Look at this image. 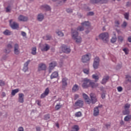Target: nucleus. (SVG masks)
Here are the masks:
<instances>
[{
	"label": "nucleus",
	"instance_id": "nucleus-21",
	"mask_svg": "<svg viewBox=\"0 0 131 131\" xmlns=\"http://www.w3.org/2000/svg\"><path fill=\"white\" fill-rule=\"evenodd\" d=\"M108 80H109V76L105 75V76H103V77L101 80L102 84H106V83L108 82Z\"/></svg>",
	"mask_w": 131,
	"mask_h": 131
},
{
	"label": "nucleus",
	"instance_id": "nucleus-49",
	"mask_svg": "<svg viewBox=\"0 0 131 131\" xmlns=\"http://www.w3.org/2000/svg\"><path fill=\"white\" fill-rule=\"evenodd\" d=\"M11 6H8L6 8V12L7 13H10V12H11Z\"/></svg>",
	"mask_w": 131,
	"mask_h": 131
},
{
	"label": "nucleus",
	"instance_id": "nucleus-50",
	"mask_svg": "<svg viewBox=\"0 0 131 131\" xmlns=\"http://www.w3.org/2000/svg\"><path fill=\"white\" fill-rule=\"evenodd\" d=\"M61 107H62V106L60 104H57L55 106V110H59V109H60L61 108Z\"/></svg>",
	"mask_w": 131,
	"mask_h": 131
},
{
	"label": "nucleus",
	"instance_id": "nucleus-58",
	"mask_svg": "<svg viewBox=\"0 0 131 131\" xmlns=\"http://www.w3.org/2000/svg\"><path fill=\"white\" fill-rule=\"evenodd\" d=\"M121 67H122V66H121V64H118L116 67V69L118 70V69H120V68H121Z\"/></svg>",
	"mask_w": 131,
	"mask_h": 131
},
{
	"label": "nucleus",
	"instance_id": "nucleus-39",
	"mask_svg": "<svg viewBox=\"0 0 131 131\" xmlns=\"http://www.w3.org/2000/svg\"><path fill=\"white\" fill-rule=\"evenodd\" d=\"M116 40H117L116 36L113 37L111 39V42H112V43H114V42H116Z\"/></svg>",
	"mask_w": 131,
	"mask_h": 131
},
{
	"label": "nucleus",
	"instance_id": "nucleus-32",
	"mask_svg": "<svg viewBox=\"0 0 131 131\" xmlns=\"http://www.w3.org/2000/svg\"><path fill=\"white\" fill-rule=\"evenodd\" d=\"M19 89L13 90L11 92L12 96H15L16 94H17V93H19Z\"/></svg>",
	"mask_w": 131,
	"mask_h": 131
},
{
	"label": "nucleus",
	"instance_id": "nucleus-30",
	"mask_svg": "<svg viewBox=\"0 0 131 131\" xmlns=\"http://www.w3.org/2000/svg\"><path fill=\"white\" fill-rule=\"evenodd\" d=\"M72 30H76V31H83V30H84V27L82 26H80L78 27L76 29Z\"/></svg>",
	"mask_w": 131,
	"mask_h": 131
},
{
	"label": "nucleus",
	"instance_id": "nucleus-17",
	"mask_svg": "<svg viewBox=\"0 0 131 131\" xmlns=\"http://www.w3.org/2000/svg\"><path fill=\"white\" fill-rule=\"evenodd\" d=\"M30 62V60H29L25 63L23 69V71H24V72H27V71H28V65H29Z\"/></svg>",
	"mask_w": 131,
	"mask_h": 131
},
{
	"label": "nucleus",
	"instance_id": "nucleus-60",
	"mask_svg": "<svg viewBox=\"0 0 131 131\" xmlns=\"http://www.w3.org/2000/svg\"><path fill=\"white\" fill-rule=\"evenodd\" d=\"M106 96L105 95V93H102L101 94V98L102 99H105Z\"/></svg>",
	"mask_w": 131,
	"mask_h": 131
},
{
	"label": "nucleus",
	"instance_id": "nucleus-27",
	"mask_svg": "<svg viewBox=\"0 0 131 131\" xmlns=\"http://www.w3.org/2000/svg\"><path fill=\"white\" fill-rule=\"evenodd\" d=\"M81 25L84 27V26H85L86 27H89V26H91V23H90V21H84L81 24Z\"/></svg>",
	"mask_w": 131,
	"mask_h": 131
},
{
	"label": "nucleus",
	"instance_id": "nucleus-36",
	"mask_svg": "<svg viewBox=\"0 0 131 131\" xmlns=\"http://www.w3.org/2000/svg\"><path fill=\"white\" fill-rule=\"evenodd\" d=\"M32 55H36V47H33L32 48L31 51Z\"/></svg>",
	"mask_w": 131,
	"mask_h": 131
},
{
	"label": "nucleus",
	"instance_id": "nucleus-38",
	"mask_svg": "<svg viewBox=\"0 0 131 131\" xmlns=\"http://www.w3.org/2000/svg\"><path fill=\"white\" fill-rule=\"evenodd\" d=\"M124 17L126 20H128L129 18V12H126L124 14Z\"/></svg>",
	"mask_w": 131,
	"mask_h": 131
},
{
	"label": "nucleus",
	"instance_id": "nucleus-1",
	"mask_svg": "<svg viewBox=\"0 0 131 131\" xmlns=\"http://www.w3.org/2000/svg\"><path fill=\"white\" fill-rule=\"evenodd\" d=\"M72 38L76 43H81V41H82V39L81 37L78 36V32L76 31V30H72Z\"/></svg>",
	"mask_w": 131,
	"mask_h": 131
},
{
	"label": "nucleus",
	"instance_id": "nucleus-37",
	"mask_svg": "<svg viewBox=\"0 0 131 131\" xmlns=\"http://www.w3.org/2000/svg\"><path fill=\"white\" fill-rule=\"evenodd\" d=\"M92 78L95 79V81H98L99 80V76L96 74H94L92 75Z\"/></svg>",
	"mask_w": 131,
	"mask_h": 131
},
{
	"label": "nucleus",
	"instance_id": "nucleus-29",
	"mask_svg": "<svg viewBox=\"0 0 131 131\" xmlns=\"http://www.w3.org/2000/svg\"><path fill=\"white\" fill-rule=\"evenodd\" d=\"M56 34L61 37L64 36V33L62 31L57 30L56 32Z\"/></svg>",
	"mask_w": 131,
	"mask_h": 131
},
{
	"label": "nucleus",
	"instance_id": "nucleus-35",
	"mask_svg": "<svg viewBox=\"0 0 131 131\" xmlns=\"http://www.w3.org/2000/svg\"><path fill=\"white\" fill-rule=\"evenodd\" d=\"M126 26H127V23L125 21H124L121 25V27L123 29H125V28H126Z\"/></svg>",
	"mask_w": 131,
	"mask_h": 131
},
{
	"label": "nucleus",
	"instance_id": "nucleus-52",
	"mask_svg": "<svg viewBox=\"0 0 131 131\" xmlns=\"http://www.w3.org/2000/svg\"><path fill=\"white\" fill-rule=\"evenodd\" d=\"M117 89L118 92H122V90H123L122 89V87H121L120 86L117 87Z\"/></svg>",
	"mask_w": 131,
	"mask_h": 131
},
{
	"label": "nucleus",
	"instance_id": "nucleus-15",
	"mask_svg": "<svg viewBox=\"0 0 131 131\" xmlns=\"http://www.w3.org/2000/svg\"><path fill=\"white\" fill-rule=\"evenodd\" d=\"M90 98H91V102H92V104H95L97 101V96L94 93L90 94Z\"/></svg>",
	"mask_w": 131,
	"mask_h": 131
},
{
	"label": "nucleus",
	"instance_id": "nucleus-9",
	"mask_svg": "<svg viewBox=\"0 0 131 131\" xmlns=\"http://www.w3.org/2000/svg\"><path fill=\"white\" fill-rule=\"evenodd\" d=\"M57 66V62L56 61H53L51 62L49 64V72L51 73L53 70Z\"/></svg>",
	"mask_w": 131,
	"mask_h": 131
},
{
	"label": "nucleus",
	"instance_id": "nucleus-14",
	"mask_svg": "<svg viewBox=\"0 0 131 131\" xmlns=\"http://www.w3.org/2000/svg\"><path fill=\"white\" fill-rule=\"evenodd\" d=\"M92 4H107L108 0H91Z\"/></svg>",
	"mask_w": 131,
	"mask_h": 131
},
{
	"label": "nucleus",
	"instance_id": "nucleus-24",
	"mask_svg": "<svg viewBox=\"0 0 131 131\" xmlns=\"http://www.w3.org/2000/svg\"><path fill=\"white\" fill-rule=\"evenodd\" d=\"M59 76V73L57 71H55L52 73L50 76L51 79H54V78H57Z\"/></svg>",
	"mask_w": 131,
	"mask_h": 131
},
{
	"label": "nucleus",
	"instance_id": "nucleus-23",
	"mask_svg": "<svg viewBox=\"0 0 131 131\" xmlns=\"http://www.w3.org/2000/svg\"><path fill=\"white\" fill-rule=\"evenodd\" d=\"M82 96H83V99H84L86 103H88V104H91V99H90L88 95L84 93V94H83Z\"/></svg>",
	"mask_w": 131,
	"mask_h": 131
},
{
	"label": "nucleus",
	"instance_id": "nucleus-54",
	"mask_svg": "<svg viewBox=\"0 0 131 131\" xmlns=\"http://www.w3.org/2000/svg\"><path fill=\"white\" fill-rule=\"evenodd\" d=\"M45 120H49V119H50V115H45Z\"/></svg>",
	"mask_w": 131,
	"mask_h": 131
},
{
	"label": "nucleus",
	"instance_id": "nucleus-16",
	"mask_svg": "<svg viewBox=\"0 0 131 131\" xmlns=\"http://www.w3.org/2000/svg\"><path fill=\"white\" fill-rule=\"evenodd\" d=\"M99 108H102V105H98L97 107H96L94 108L93 115L94 116H98L100 111H99Z\"/></svg>",
	"mask_w": 131,
	"mask_h": 131
},
{
	"label": "nucleus",
	"instance_id": "nucleus-43",
	"mask_svg": "<svg viewBox=\"0 0 131 131\" xmlns=\"http://www.w3.org/2000/svg\"><path fill=\"white\" fill-rule=\"evenodd\" d=\"M94 63H100V58H99V57H96L95 58Z\"/></svg>",
	"mask_w": 131,
	"mask_h": 131
},
{
	"label": "nucleus",
	"instance_id": "nucleus-56",
	"mask_svg": "<svg viewBox=\"0 0 131 131\" xmlns=\"http://www.w3.org/2000/svg\"><path fill=\"white\" fill-rule=\"evenodd\" d=\"M79 98V95L78 94H75L74 95V100H77Z\"/></svg>",
	"mask_w": 131,
	"mask_h": 131
},
{
	"label": "nucleus",
	"instance_id": "nucleus-33",
	"mask_svg": "<svg viewBox=\"0 0 131 131\" xmlns=\"http://www.w3.org/2000/svg\"><path fill=\"white\" fill-rule=\"evenodd\" d=\"M43 38L45 40H50V39H52V36H51V35H47L46 36H44Z\"/></svg>",
	"mask_w": 131,
	"mask_h": 131
},
{
	"label": "nucleus",
	"instance_id": "nucleus-63",
	"mask_svg": "<svg viewBox=\"0 0 131 131\" xmlns=\"http://www.w3.org/2000/svg\"><path fill=\"white\" fill-rule=\"evenodd\" d=\"M127 40L129 42H131V36H129L127 38Z\"/></svg>",
	"mask_w": 131,
	"mask_h": 131
},
{
	"label": "nucleus",
	"instance_id": "nucleus-6",
	"mask_svg": "<svg viewBox=\"0 0 131 131\" xmlns=\"http://www.w3.org/2000/svg\"><path fill=\"white\" fill-rule=\"evenodd\" d=\"M129 108H130V104L129 103H126L124 106V110L123 111V114L124 115H127L129 114Z\"/></svg>",
	"mask_w": 131,
	"mask_h": 131
},
{
	"label": "nucleus",
	"instance_id": "nucleus-26",
	"mask_svg": "<svg viewBox=\"0 0 131 131\" xmlns=\"http://www.w3.org/2000/svg\"><path fill=\"white\" fill-rule=\"evenodd\" d=\"M99 86V84L93 82L90 80V87L92 88V89H95Z\"/></svg>",
	"mask_w": 131,
	"mask_h": 131
},
{
	"label": "nucleus",
	"instance_id": "nucleus-31",
	"mask_svg": "<svg viewBox=\"0 0 131 131\" xmlns=\"http://www.w3.org/2000/svg\"><path fill=\"white\" fill-rule=\"evenodd\" d=\"M3 34H4V35L7 36L11 35V34H12V32L9 30H6L3 32Z\"/></svg>",
	"mask_w": 131,
	"mask_h": 131
},
{
	"label": "nucleus",
	"instance_id": "nucleus-57",
	"mask_svg": "<svg viewBox=\"0 0 131 131\" xmlns=\"http://www.w3.org/2000/svg\"><path fill=\"white\" fill-rule=\"evenodd\" d=\"M36 103H37V104L38 106H41V104H40V100H36Z\"/></svg>",
	"mask_w": 131,
	"mask_h": 131
},
{
	"label": "nucleus",
	"instance_id": "nucleus-10",
	"mask_svg": "<svg viewBox=\"0 0 131 131\" xmlns=\"http://www.w3.org/2000/svg\"><path fill=\"white\" fill-rule=\"evenodd\" d=\"M83 101L82 100H78L75 103V105L76 106V107H78V108H82L83 106Z\"/></svg>",
	"mask_w": 131,
	"mask_h": 131
},
{
	"label": "nucleus",
	"instance_id": "nucleus-40",
	"mask_svg": "<svg viewBox=\"0 0 131 131\" xmlns=\"http://www.w3.org/2000/svg\"><path fill=\"white\" fill-rule=\"evenodd\" d=\"M124 38V37L123 36H119L118 37V40L120 42H122L123 41Z\"/></svg>",
	"mask_w": 131,
	"mask_h": 131
},
{
	"label": "nucleus",
	"instance_id": "nucleus-61",
	"mask_svg": "<svg viewBox=\"0 0 131 131\" xmlns=\"http://www.w3.org/2000/svg\"><path fill=\"white\" fill-rule=\"evenodd\" d=\"M88 16H93L94 15V12H90L88 14Z\"/></svg>",
	"mask_w": 131,
	"mask_h": 131
},
{
	"label": "nucleus",
	"instance_id": "nucleus-4",
	"mask_svg": "<svg viewBox=\"0 0 131 131\" xmlns=\"http://www.w3.org/2000/svg\"><path fill=\"white\" fill-rule=\"evenodd\" d=\"M13 53L14 55H20V46H19V44L16 43L13 46Z\"/></svg>",
	"mask_w": 131,
	"mask_h": 131
},
{
	"label": "nucleus",
	"instance_id": "nucleus-47",
	"mask_svg": "<svg viewBox=\"0 0 131 131\" xmlns=\"http://www.w3.org/2000/svg\"><path fill=\"white\" fill-rule=\"evenodd\" d=\"M67 2V0H61L60 1H59L57 3L59 4V5H63V4H65Z\"/></svg>",
	"mask_w": 131,
	"mask_h": 131
},
{
	"label": "nucleus",
	"instance_id": "nucleus-19",
	"mask_svg": "<svg viewBox=\"0 0 131 131\" xmlns=\"http://www.w3.org/2000/svg\"><path fill=\"white\" fill-rule=\"evenodd\" d=\"M18 102L19 103H24V94L23 93L18 94Z\"/></svg>",
	"mask_w": 131,
	"mask_h": 131
},
{
	"label": "nucleus",
	"instance_id": "nucleus-20",
	"mask_svg": "<svg viewBox=\"0 0 131 131\" xmlns=\"http://www.w3.org/2000/svg\"><path fill=\"white\" fill-rule=\"evenodd\" d=\"M41 10H45V11H51V9L50 6L48 5H43L40 6Z\"/></svg>",
	"mask_w": 131,
	"mask_h": 131
},
{
	"label": "nucleus",
	"instance_id": "nucleus-53",
	"mask_svg": "<svg viewBox=\"0 0 131 131\" xmlns=\"http://www.w3.org/2000/svg\"><path fill=\"white\" fill-rule=\"evenodd\" d=\"M67 13H72L73 10L71 8H68L67 9Z\"/></svg>",
	"mask_w": 131,
	"mask_h": 131
},
{
	"label": "nucleus",
	"instance_id": "nucleus-3",
	"mask_svg": "<svg viewBox=\"0 0 131 131\" xmlns=\"http://www.w3.org/2000/svg\"><path fill=\"white\" fill-rule=\"evenodd\" d=\"M82 88L83 89H88L90 88V83L91 82V79L87 78H85L82 79Z\"/></svg>",
	"mask_w": 131,
	"mask_h": 131
},
{
	"label": "nucleus",
	"instance_id": "nucleus-48",
	"mask_svg": "<svg viewBox=\"0 0 131 131\" xmlns=\"http://www.w3.org/2000/svg\"><path fill=\"white\" fill-rule=\"evenodd\" d=\"M126 78L127 81H128L129 82L131 83V76H130L126 75Z\"/></svg>",
	"mask_w": 131,
	"mask_h": 131
},
{
	"label": "nucleus",
	"instance_id": "nucleus-55",
	"mask_svg": "<svg viewBox=\"0 0 131 131\" xmlns=\"http://www.w3.org/2000/svg\"><path fill=\"white\" fill-rule=\"evenodd\" d=\"M17 130L18 131H24V128H23V127H22V126H20L18 127Z\"/></svg>",
	"mask_w": 131,
	"mask_h": 131
},
{
	"label": "nucleus",
	"instance_id": "nucleus-62",
	"mask_svg": "<svg viewBox=\"0 0 131 131\" xmlns=\"http://www.w3.org/2000/svg\"><path fill=\"white\" fill-rule=\"evenodd\" d=\"M21 35L23 36H26V33L25 32H21Z\"/></svg>",
	"mask_w": 131,
	"mask_h": 131
},
{
	"label": "nucleus",
	"instance_id": "nucleus-34",
	"mask_svg": "<svg viewBox=\"0 0 131 131\" xmlns=\"http://www.w3.org/2000/svg\"><path fill=\"white\" fill-rule=\"evenodd\" d=\"M115 27H120V21L118 20L115 21Z\"/></svg>",
	"mask_w": 131,
	"mask_h": 131
},
{
	"label": "nucleus",
	"instance_id": "nucleus-64",
	"mask_svg": "<svg viewBox=\"0 0 131 131\" xmlns=\"http://www.w3.org/2000/svg\"><path fill=\"white\" fill-rule=\"evenodd\" d=\"M36 131H41L40 127H36Z\"/></svg>",
	"mask_w": 131,
	"mask_h": 131
},
{
	"label": "nucleus",
	"instance_id": "nucleus-11",
	"mask_svg": "<svg viewBox=\"0 0 131 131\" xmlns=\"http://www.w3.org/2000/svg\"><path fill=\"white\" fill-rule=\"evenodd\" d=\"M17 19L20 22H26L28 21V17L22 15H19Z\"/></svg>",
	"mask_w": 131,
	"mask_h": 131
},
{
	"label": "nucleus",
	"instance_id": "nucleus-2",
	"mask_svg": "<svg viewBox=\"0 0 131 131\" xmlns=\"http://www.w3.org/2000/svg\"><path fill=\"white\" fill-rule=\"evenodd\" d=\"M100 39H102L104 42H108L109 41V34L107 32H103L99 35Z\"/></svg>",
	"mask_w": 131,
	"mask_h": 131
},
{
	"label": "nucleus",
	"instance_id": "nucleus-28",
	"mask_svg": "<svg viewBox=\"0 0 131 131\" xmlns=\"http://www.w3.org/2000/svg\"><path fill=\"white\" fill-rule=\"evenodd\" d=\"M68 80V79H67V78H62V83L63 86H67Z\"/></svg>",
	"mask_w": 131,
	"mask_h": 131
},
{
	"label": "nucleus",
	"instance_id": "nucleus-8",
	"mask_svg": "<svg viewBox=\"0 0 131 131\" xmlns=\"http://www.w3.org/2000/svg\"><path fill=\"white\" fill-rule=\"evenodd\" d=\"M61 50L63 53H65L66 54H70V53L71 52V49H70V48L64 45L61 46Z\"/></svg>",
	"mask_w": 131,
	"mask_h": 131
},
{
	"label": "nucleus",
	"instance_id": "nucleus-18",
	"mask_svg": "<svg viewBox=\"0 0 131 131\" xmlns=\"http://www.w3.org/2000/svg\"><path fill=\"white\" fill-rule=\"evenodd\" d=\"M38 69L39 71L46 70L47 69V66L45 63H41L39 64Z\"/></svg>",
	"mask_w": 131,
	"mask_h": 131
},
{
	"label": "nucleus",
	"instance_id": "nucleus-51",
	"mask_svg": "<svg viewBox=\"0 0 131 131\" xmlns=\"http://www.w3.org/2000/svg\"><path fill=\"white\" fill-rule=\"evenodd\" d=\"M5 84V81L0 80V86H4Z\"/></svg>",
	"mask_w": 131,
	"mask_h": 131
},
{
	"label": "nucleus",
	"instance_id": "nucleus-45",
	"mask_svg": "<svg viewBox=\"0 0 131 131\" xmlns=\"http://www.w3.org/2000/svg\"><path fill=\"white\" fill-rule=\"evenodd\" d=\"M130 115H128V116H126V117H124V120L125 121H128V120H129V119H130Z\"/></svg>",
	"mask_w": 131,
	"mask_h": 131
},
{
	"label": "nucleus",
	"instance_id": "nucleus-59",
	"mask_svg": "<svg viewBox=\"0 0 131 131\" xmlns=\"http://www.w3.org/2000/svg\"><path fill=\"white\" fill-rule=\"evenodd\" d=\"M131 3L130 2H127L126 4V7H130Z\"/></svg>",
	"mask_w": 131,
	"mask_h": 131
},
{
	"label": "nucleus",
	"instance_id": "nucleus-7",
	"mask_svg": "<svg viewBox=\"0 0 131 131\" xmlns=\"http://www.w3.org/2000/svg\"><path fill=\"white\" fill-rule=\"evenodd\" d=\"M12 22H13V19H10L9 20L10 27L12 29H19V24L17 23L15 21H13V23Z\"/></svg>",
	"mask_w": 131,
	"mask_h": 131
},
{
	"label": "nucleus",
	"instance_id": "nucleus-42",
	"mask_svg": "<svg viewBox=\"0 0 131 131\" xmlns=\"http://www.w3.org/2000/svg\"><path fill=\"white\" fill-rule=\"evenodd\" d=\"M83 72H84L85 74H89V73H90V69H83Z\"/></svg>",
	"mask_w": 131,
	"mask_h": 131
},
{
	"label": "nucleus",
	"instance_id": "nucleus-5",
	"mask_svg": "<svg viewBox=\"0 0 131 131\" xmlns=\"http://www.w3.org/2000/svg\"><path fill=\"white\" fill-rule=\"evenodd\" d=\"M90 54H86L82 56L81 61L82 63H88L91 58H90Z\"/></svg>",
	"mask_w": 131,
	"mask_h": 131
},
{
	"label": "nucleus",
	"instance_id": "nucleus-12",
	"mask_svg": "<svg viewBox=\"0 0 131 131\" xmlns=\"http://www.w3.org/2000/svg\"><path fill=\"white\" fill-rule=\"evenodd\" d=\"M50 47L49 45L45 43L41 46L40 49L42 52H47V51L50 50Z\"/></svg>",
	"mask_w": 131,
	"mask_h": 131
},
{
	"label": "nucleus",
	"instance_id": "nucleus-22",
	"mask_svg": "<svg viewBox=\"0 0 131 131\" xmlns=\"http://www.w3.org/2000/svg\"><path fill=\"white\" fill-rule=\"evenodd\" d=\"M45 19V16L43 15V14L42 13H39L37 16V21H39V22H41L42 20Z\"/></svg>",
	"mask_w": 131,
	"mask_h": 131
},
{
	"label": "nucleus",
	"instance_id": "nucleus-41",
	"mask_svg": "<svg viewBox=\"0 0 131 131\" xmlns=\"http://www.w3.org/2000/svg\"><path fill=\"white\" fill-rule=\"evenodd\" d=\"M81 115H82V114H81V112H76L75 114L76 117H81Z\"/></svg>",
	"mask_w": 131,
	"mask_h": 131
},
{
	"label": "nucleus",
	"instance_id": "nucleus-13",
	"mask_svg": "<svg viewBox=\"0 0 131 131\" xmlns=\"http://www.w3.org/2000/svg\"><path fill=\"white\" fill-rule=\"evenodd\" d=\"M50 94V89L49 88L46 89L45 91L43 93L41 94L40 98L41 99H45Z\"/></svg>",
	"mask_w": 131,
	"mask_h": 131
},
{
	"label": "nucleus",
	"instance_id": "nucleus-44",
	"mask_svg": "<svg viewBox=\"0 0 131 131\" xmlns=\"http://www.w3.org/2000/svg\"><path fill=\"white\" fill-rule=\"evenodd\" d=\"M99 63L96 62L93 63V67L94 69H97L98 67H99Z\"/></svg>",
	"mask_w": 131,
	"mask_h": 131
},
{
	"label": "nucleus",
	"instance_id": "nucleus-25",
	"mask_svg": "<svg viewBox=\"0 0 131 131\" xmlns=\"http://www.w3.org/2000/svg\"><path fill=\"white\" fill-rule=\"evenodd\" d=\"M79 90V86L77 84H74L72 89L73 93H75V92H77Z\"/></svg>",
	"mask_w": 131,
	"mask_h": 131
},
{
	"label": "nucleus",
	"instance_id": "nucleus-46",
	"mask_svg": "<svg viewBox=\"0 0 131 131\" xmlns=\"http://www.w3.org/2000/svg\"><path fill=\"white\" fill-rule=\"evenodd\" d=\"M123 52H124L125 55H128V52H129V51L128 50V49L127 48H124L123 49Z\"/></svg>",
	"mask_w": 131,
	"mask_h": 131
}]
</instances>
